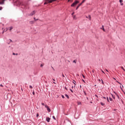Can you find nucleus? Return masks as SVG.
Listing matches in <instances>:
<instances>
[{"mask_svg": "<svg viewBox=\"0 0 125 125\" xmlns=\"http://www.w3.org/2000/svg\"><path fill=\"white\" fill-rule=\"evenodd\" d=\"M120 88L121 89V90H122V91H124V90H123V87H122V86H120Z\"/></svg>", "mask_w": 125, "mask_h": 125, "instance_id": "30", "label": "nucleus"}, {"mask_svg": "<svg viewBox=\"0 0 125 125\" xmlns=\"http://www.w3.org/2000/svg\"><path fill=\"white\" fill-rule=\"evenodd\" d=\"M122 87H123V88H124V85H122Z\"/></svg>", "mask_w": 125, "mask_h": 125, "instance_id": "55", "label": "nucleus"}, {"mask_svg": "<svg viewBox=\"0 0 125 125\" xmlns=\"http://www.w3.org/2000/svg\"><path fill=\"white\" fill-rule=\"evenodd\" d=\"M90 103H92V102H91Z\"/></svg>", "mask_w": 125, "mask_h": 125, "instance_id": "61", "label": "nucleus"}, {"mask_svg": "<svg viewBox=\"0 0 125 125\" xmlns=\"http://www.w3.org/2000/svg\"><path fill=\"white\" fill-rule=\"evenodd\" d=\"M0 4H4V1H5V0H0Z\"/></svg>", "mask_w": 125, "mask_h": 125, "instance_id": "5", "label": "nucleus"}, {"mask_svg": "<svg viewBox=\"0 0 125 125\" xmlns=\"http://www.w3.org/2000/svg\"><path fill=\"white\" fill-rule=\"evenodd\" d=\"M88 18H89V20H91V17L90 16V15L88 16Z\"/></svg>", "mask_w": 125, "mask_h": 125, "instance_id": "17", "label": "nucleus"}, {"mask_svg": "<svg viewBox=\"0 0 125 125\" xmlns=\"http://www.w3.org/2000/svg\"><path fill=\"white\" fill-rule=\"evenodd\" d=\"M56 0H47V1H48V2L49 3H51L52 2H53V1H55Z\"/></svg>", "mask_w": 125, "mask_h": 125, "instance_id": "4", "label": "nucleus"}, {"mask_svg": "<svg viewBox=\"0 0 125 125\" xmlns=\"http://www.w3.org/2000/svg\"><path fill=\"white\" fill-rule=\"evenodd\" d=\"M0 10H2V7H0Z\"/></svg>", "mask_w": 125, "mask_h": 125, "instance_id": "40", "label": "nucleus"}, {"mask_svg": "<svg viewBox=\"0 0 125 125\" xmlns=\"http://www.w3.org/2000/svg\"><path fill=\"white\" fill-rule=\"evenodd\" d=\"M41 104H42V106H45V105L44 104V103H42Z\"/></svg>", "mask_w": 125, "mask_h": 125, "instance_id": "24", "label": "nucleus"}, {"mask_svg": "<svg viewBox=\"0 0 125 125\" xmlns=\"http://www.w3.org/2000/svg\"><path fill=\"white\" fill-rule=\"evenodd\" d=\"M34 19L35 21H37V20H38V19H36V18H34Z\"/></svg>", "mask_w": 125, "mask_h": 125, "instance_id": "41", "label": "nucleus"}, {"mask_svg": "<svg viewBox=\"0 0 125 125\" xmlns=\"http://www.w3.org/2000/svg\"><path fill=\"white\" fill-rule=\"evenodd\" d=\"M45 108H46L47 111L48 112V113H50V109L49 108V107L48 106V105H47V104H45Z\"/></svg>", "mask_w": 125, "mask_h": 125, "instance_id": "3", "label": "nucleus"}, {"mask_svg": "<svg viewBox=\"0 0 125 125\" xmlns=\"http://www.w3.org/2000/svg\"><path fill=\"white\" fill-rule=\"evenodd\" d=\"M52 68L54 69L53 67L52 66Z\"/></svg>", "mask_w": 125, "mask_h": 125, "instance_id": "60", "label": "nucleus"}, {"mask_svg": "<svg viewBox=\"0 0 125 125\" xmlns=\"http://www.w3.org/2000/svg\"><path fill=\"white\" fill-rule=\"evenodd\" d=\"M53 81L54 82H55V80L54 79H53Z\"/></svg>", "mask_w": 125, "mask_h": 125, "instance_id": "52", "label": "nucleus"}, {"mask_svg": "<svg viewBox=\"0 0 125 125\" xmlns=\"http://www.w3.org/2000/svg\"><path fill=\"white\" fill-rule=\"evenodd\" d=\"M83 93H84L85 95H86V93L85 92V91H83Z\"/></svg>", "mask_w": 125, "mask_h": 125, "instance_id": "37", "label": "nucleus"}, {"mask_svg": "<svg viewBox=\"0 0 125 125\" xmlns=\"http://www.w3.org/2000/svg\"><path fill=\"white\" fill-rule=\"evenodd\" d=\"M99 82H100V81H101L100 79H99Z\"/></svg>", "mask_w": 125, "mask_h": 125, "instance_id": "58", "label": "nucleus"}, {"mask_svg": "<svg viewBox=\"0 0 125 125\" xmlns=\"http://www.w3.org/2000/svg\"><path fill=\"white\" fill-rule=\"evenodd\" d=\"M111 95L112 98H113V99H115V96H114V95L112 94H111Z\"/></svg>", "mask_w": 125, "mask_h": 125, "instance_id": "14", "label": "nucleus"}, {"mask_svg": "<svg viewBox=\"0 0 125 125\" xmlns=\"http://www.w3.org/2000/svg\"><path fill=\"white\" fill-rule=\"evenodd\" d=\"M121 69H122V70H124L125 72V68H124V67L122 66Z\"/></svg>", "mask_w": 125, "mask_h": 125, "instance_id": "21", "label": "nucleus"}, {"mask_svg": "<svg viewBox=\"0 0 125 125\" xmlns=\"http://www.w3.org/2000/svg\"><path fill=\"white\" fill-rule=\"evenodd\" d=\"M41 67H43V64H41Z\"/></svg>", "mask_w": 125, "mask_h": 125, "instance_id": "43", "label": "nucleus"}, {"mask_svg": "<svg viewBox=\"0 0 125 125\" xmlns=\"http://www.w3.org/2000/svg\"><path fill=\"white\" fill-rule=\"evenodd\" d=\"M36 14V12H35V11H32L31 13H30V14H29V16H33V15H34V14Z\"/></svg>", "mask_w": 125, "mask_h": 125, "instance_id": "6", "label": "nucleus"}, {"mask_svg": "<svg viewBox=\"0 0 125 125\" xmlns=\"http://www.w3.org/2000/svg\"><path fill=\"white\" fill-rule=\"evenodd\" d=\"M106 72H108V70L107 69L106 70Z\"/></svg>", "mask_w": 125, "mask_h": 125, "instance_id": "57", "label": "nucleus"}, {"mask_svg": "<svg viewBox=\"0 0 125 125\" xmlns=\"http://www.w3.org/2000/svg\"><path fill=\"white\" fill-rule=\"evenodd\" d=\"M80 1L78 0H75V1L71 5V7H74L75 5H77Z\"/></svg>", "mask_w": 125, "mask_h": 125, "instance_id": "1", "label": "nucleus"}, {"mask_svg": "<svg viewBox=\"0 0 125 125\" xmlns=\"http://www.w3.org/2000/svg\"><path fill=\"white\" fill-rule=\"evenodd\" d=\"M68 2L71 1V2H72V0H68Z\"/></svg>", "mask_w": 125, "mask_h": 125, "instance_id": "48", "label": "nucleus"}, {"mask_svg": "<svg viewBox=\"0 0 125 125\" xmlns=\"http://www.w3.org/2000/svg\"><path fill=\"white\" fill-rule=\"evenodd\" d=\"M82 81L84 82L85 83V81H84V80L83 79H82Z\"/></svg>", "mask_w": 125, "mask_h": 125, "instance_id": "50", "label": "nucleus"}, {"mask_svg": "<svg viewBox=\"0 0 125 125\" xmlns=\"http://www.w3.org/2000/svg\"><path fill=\"white\" fill-rule=\"evenodd\" d=\"M62 98H63L64 99V98H65V97H64V95H62Z\"/></svg>", "mask_w": 125, "mask_h": 125, "instance_id": "36", "label": "nucleus"}, {"mask_svg": "<svg viewBox=\"0 0 125 125\" xmlns=\"http://www.w3.org/2000/svg\"><path fill=\"white\" fill-rule=\"evenodd\" d=\"M62 77L63 78H65V76L64 75V74H63V73H62Z\"/></svg>", "mask_w": 125, "mask_h": 125, "instance_id": "35", "label": "nucleus"}, {"mask_svg": "<svg viewBox=\"0 0 125 125\" xmlns=\"http://www.w3.org/2000/svg\"><path fill=\"white\" fill-rule=\"evenodd\" d=\"M101 81L102 84H104V82H103V80L102 79H101Z\"/></svg>", "mask_w": 125, "mask_h": 125, "instance_id": "19", "label": "nucleus"}, {"mask_svg": "<svg viewBox=\"0 0 125 125\" xmlns=\"http://www.w3.org/2000/svg\"><path fill=\"white\" fill-rule=\"evenodd\" d=\"M73 83L75 84V85H76V82L75 81V80H73Z\"/></svg>", "mask_w": 125, "mask_h": 125, "instance_id": "22", "label": "nucleus"}, {"mask_svg": "<svg viewBox=\"0 0 125 125\" xmlns=\"http://www.w3.org/2000/svg\"><path fill=\"white\" fill-rule=\"evenodd\" d=\"M102 29L103 30L104 32H105V29H104V26L102 25Z\"/></svg>", "mask_w": 125, "mask_h": 125, "instance_id": "10", "label": "nucleus"}, {"mask_svg": "<svg viewBox=\"0 0 125 125\" xmlns=\"http://www.w3.org/2000/svg\"><path fill=\"white\" fill-rule=\"evenodd\" d=\"M101 105H102V106H104V105H105V104H104V103L101 102Z\"/></svg>", "mask_w": 125, "mask_h": 125, "instance_id": "15", "label": "nucleus"}, {"mask_svg": "<svg viewBox=\"0 0 125 125\" xmlns=\"http://www.w3.org/2000/svg\"><path fill=\"white\" fill-rule=\"evenodd\" d=\"M109 100L110 101H113V99H112L111 97H109Z\"/></svg>", "mask_w": 125, "mask_h": 125, "instance_id": "18", "label": "nucleus"}, {"mask_svg": "<svg viewBox=\"0 0 125 125\" xmlns=\"http://www.w3.org/2000/svg\"><path fill=\"white\" fill-rule=\"evenodd\" d=\"M116 96L117 97L118 99H120V96H119V95H116Z\"/></svg>", "mask_w": 125, "mask_h": 125, "instance_id": "23", "label": "nucleus"}, {"mask_svg": "<svg viewBox=\"0 0 125 125\" xmlns=\"http://www.w3.org/2000/svg\"><path fill=\"white\" fill-rule=\"evenodd\" d=\"M0 86H1L2 87L3 86V85L2 84H0Z\"/></svg>", "mask_w": 125, "mask_h": 125, "instance_id": "49", "label": "nucleus"}, {"mask_svg": "<svg viewBox=\"0 0 125 125\" xmlns=\"http://www.w3.org/2000/svg\"><path fill=\"white\" fill-rule=\"evenodd\" d=\"M103 98H104V99H106V97H103Z\"/></svg>", "mask_w": 125, "mask_h": 125, "instance_id": "51", "label": "nucleus"}, {"mask_svg": "<svg viewBox=\"0 0 125 125\" xmlns=\"http://www.w3.org/2000/svg\"><path fill=\"white\" fill-rule=\"evenodd\" d=\"M70 91H71V92H72L73 93V92H74V91H73V90H72L71 89H70Z\"/></svg>", "mask_w": 125, "mask_h": 125, "instance_id": "31", "label": "nucleus"}, {"mask_svg": "<svg viewBox=\"0 0 125 125\" xmlns=\"http://www.w3.org/2000/svg\"><path fill=\"white\" fill-rule=\"evenodd\" d=\"M19 5H21V6H24V7H26L27 6V5L25 4V3L23 2H19Z\"/></svg>", "mask_w": 125, "mask_h": 125, "instance_id": "2", "label": "nucleus"}, {"mask_svg": "<svg viewBox=\"0 0 125 125\" xmlns=\"http://www.w3.org/2000/svg\"><path fill=\"white\" fill-rule=\"evenodd\" d=\"M8 41H9V42H12V40H11V39H9Z\"/></svg>", "mask_w": 125, "mask_h": 125, "instance_id": "34", "label": "nucleus"}, {"mask_svg": "<svg viewBox=\"0 0 125 125\" xmlns=\"http://www.w3.org/2000/svg\"><path fill=\"white\" fill-rule=\"evenodd\" d=\"M82 76L83 78V79H85V76H84V75H83V74H82Z\"/></svg>", "mask_w": 125, "mask_h": 125, "instance_id": "29", "label": "nucleus"}, {"mask_svg": "<svg viewBox=\"0 0 125 125\" xmlns=\"http://www.w3.org/2000/svg\"><path fill=\"white\" fill-rule=\"evenodd\" d=\"M113 93L116 95H117L118 94H117V93L115 91H113Z\"/></svg>", "mask_w": 125, "mask_h": 125, "instance_id": "33", "label": "nucleus"}, {"mask_svg": "<svg viewBox=\"0 0 125 125\" xmlns=\"http://www.w3.org/2000/svg\"><path fill=\"white\" fill-rule=\"evenodd\" d=\"M87 99H88V98H87Z\"/></svg>", "mask_w": 125, "mask_h": 125, "instance_id": "62", "label": "nucleus"}, {"mask_svg": "<svg viewBox=\"0 0 125 125\" xmlns=\"http://www.w3.org/2000/svg\"><path fill=\"white\" fill-rule=\"evenodd\" d=\"M32 94H33V95H35V92H34V91H33V92H32Z\"/></svg>", "mask_w": 125, "mask_h": 125, "instance_id": "45", "label": "nucleus"}, {"mask_svg": "<svg viewBox=\"0 0 125 125\" xmlns=\"http://www.w3.org/2000/svg\"><path fill=\"white\" fill-rule=\"evenodd\" d=\"M86 0H83L82 2H81V3H83V2H84Z\"/></svg>", "mask_w": 125, "mask_h": 125, "instance_id": "20", "label": "nucleus"}, {"mask_svg": "<svg viewBox=\"0 0 125 125\" xmlns=\"http://www.w3.org/2000/svg\"><path fill=\"white\" fill-rule=\"evenodd\" d=\"M106 100L107 102H110V101H109V98H108V97H106Z\"/></svg>", "mask_w": 125, "mask_h": 125, "instance_id": "16", "label": "nucleus"}, {"mask_svg": "<svg viewBox=\"0 0 125 125\" xmlns=\"http://www.w3.org/2000/svg\"><path fill=\"white\" fill-rule=\"evenodd\" d=\"M95 97H97V98H98V96L97 95H95Z\"/></svg>", "mask_w": 125, "mask_h": 125, "instance_id": "38", "label": "nucleus"}, {"mask_svg": "<svg viewBox=\"0 0 125 125\" xmlns=\"http://www.w3.org/2000/svg\"><path fill=\"white\" fill-rule=\"evenodd\" d=\"M46 122H47V123H49V122H50V118L46 117Z\"/></svg>", "mask_w": 125, "mask_h": 125, "instance_id": "7", "label": "nucleus"}, {"mask_svg": "<svg viewBox=\"0 0 125 125\" xmlns=\"http://www.w3.org/2000/svg\"><path fill=\"white\" fill-rule=\"evenodd\" d=\"M29 23H30V24H34V21H29Z\"/></svg>", "mask_w": 125, "mask_h": 125, "instance_id": "12", "label": "nucleus"}, {"mask_svg": "<svg viewBox=\"0 0 125 125\" xmlns=\"http://www.w3.org/2000/svg\"><path fill=\"white\" fill-rule=\"evenodd\" d=\"M44 5H45V4H47V3L46 2H45L44 3Z\"/></svg>", "mask_w": 125, "mask_h": 125, "instance_id": "42", "label": "nucleus"}, {"mask_svg": "<svg viewBox=\"0 0 125 125\" xmlns=\"http://www.w3.org/2000/svg\"><path fill=\"white\" fill-rule=\"evenodd\" d=\"M65 97L67 98L68 99H69V95H68L67 94H65Z\"/></svg>", "mask_w": 125, "mask_h": 125, "instance_id": "11", "label": "nucleus"}, {"mask_svg": "<svg viewBox=\"0 0 125 125\" xmlns=\"http://www.w3.org/2000/svg\"><path fill=\"white\" fill-rule=\"evenodd\" d=\"M29 88H33V86L32 85H30L29 86Z\"/></svg>", "mask_w": 125, "mask_h": 125, "instance_id": "32", "label": "nucleus"}, {"mask_svg": "<svg viewBox=\"0 0 125 125\" xmlns=\"http://www.w3.org/2000/svg\"><path fill=\"white\" fill-rule=\"evenodd\" d=\"M118 83H119L120 84H121V83H120L119 82H118Z\"/></svg>", "mask_w": 125, "mask_h": 125, "instance_id": "59", "label": "nucleus"}, {"mask_svg": "<svg viewBox=\"0 0 125 125\" xmlns=\"http://www.w3.org/2000/svg\"><path fill=\"white\" fill-rule=\"evenodd\" d=\"M9 28H10V29H9L10 31H11V30H12V29H13V27H12V26H10Z\"/></svg>", "mask_w": 125, "mask_h": 125, "instance_id": "13", "label": "nucleus"}, {"mask_svg": "<svg viewBox=\"0 0 125 125\" xmlns=\"http://www.w3.org/2000/svg\"><path fill=\"white\" fill-rule=\"evenodd\" d=\"M72 88H74V86H72Z\"/></svg>", "mask_w": 125, "mask_h": 125, "instance_id": "54", "label": "nucleus"}, {"mask_svg": "<svg viewBox=\"0 0 125 125\" xmlns=\"http://www.w3.org/2000/svg\"><path fill=\"white\" fill-rule=\"evenodd\" d=\"M82 3H80L79 5L76 7V10H77L79 9V8L81 6V5H82Z\"/></svg>", "mask_w": 125, "mask_h": 125, "instance_id": "8", "label": "nucleus"}, {"mask_svg": "<svg viewBox=\"0 0 125 125\" xmlns=\"http://www.w3.org/2000/svg\"><path fill=\"white\" fill-rule=\"evenodd\" d=\"M102 73H103V74H105V72H104V71L102 70Z\"/></svg>", "mask_w": 125, "mask_h": 125, "instance_id": "44", "label": "nucleus"}, {"mask_svg": "<svg viewBox=\"0 0 125 125\" xmlns=\"http://www.w3.org/2000/svg\"><path fill=\"white\" fill-rule=\"evenodd\" d=\"M39 113H37V115H36L37 118H38V117H39Z\"/></svg>", "mask_w": 125, "mask_h": 125, "instance_id": "39", "label": "nucleus"}, {"mask_svg": "<svg viewBox=\"0 0 125 125\" xmlns=\"http://www.w3.org/2000/svg\"><path fill=\"white\" fill-rule=\"evenodd\" d=\"M82 104V103L79 102L78 103V105H81Z\"/></svg>", "mask_w": 125, "mask_h": 125, "instance_id": "28", "label": "nucleus"}, {"mask_svg": "<svg viewBox=\"0 0 125 125\" xmlns=\"http://www.w3.org/2000/svg\"><path fill=\"white\" fill-rule=\"evenodd\" d=\"M119 1L121 3V5H124V3H122L123 2V0H119Z\"/></svg>", "mask_w": 125, "mask_h": 125, "instance_id": "9", "label": "nucleus"}, {"mask_svg": "<svg viewBox=\"0 0 125 125\" xmlns=\"http://www.w3.org/2000/svg\"><path fill=\"white\" fill-rule=\"evenodd\" d=\"M53 83H55H55H55V82H53Z\"/></svg>", "mask_w": 125, "mask_h": 125, "instance_id": "56", "label": "nucleus"}, {"mask_svg": "<svg viewBox=\"0 0 125 125\" xmlns=\"http://www.w3.org/2000/svg\"><path fill=\"white\" fill-rule=\"evenodd\" d=\"M80 88H82V85H80Z\"/></svg>", "mask_w": 125, "mask_h": 125, "instance_id": "53", "label": "nucleus"}, {"mask_svg": "<svg viewBox=\"0 0 125 125\" xmlns=\"http://www.w3.org/2000/svg\"><path fill=\"white\" fill-rule=\"evenodd\" d=\"M73 62V63H77V61L74 60Z\"/></svg>", "mask_w": 125, "mask_h": 125, "instance_id": "27", "label": "nucleus"}, {"mask_svg": "<svg viewBox=\"0 0 125 125\" xmlns=\"http://www.w3.org/2000/svg\"><path fill=\"white\" fill-rule=\"evenodd\" d=\"M64 88L66 90H68V88H67L66 87H65Z\"/></svg>", "mask_w": 125, "mask_h": 125, "instance_id": "47", "label": "nucleus"}, {"mask_svg": "<svg viewBox=\"0 0 125 125\" xmlns=\"http://www.w3.org/2000/svg\"><path fill=\"white\" fill-rule=\"evenodd\" d=\"M52 118L53 119H54V120H56V118H55V116H53Z\"/></svg>", "mask_w": 125, "mask_h": 125, "instance_id": "25", "label": "nucleus"}, {"mask_svg": "<svg viewBox=\"0 0 125 125\" xmlns=\"http://www.w3.org/2000/svg\"><path fill=\"white\" fill-rule=\"evenodd\" d=\"M74 14H75V12H73V13L71 14V15H74Z\"/></svg>", "mask_w": 125, "mask_h": 125, "instance_id": "46", "label": "nucleus"}, {"mask_svg": "<svg viewBox=\"0 0 125 125\" xmlns=\"http://www.w3.org/2000/svg\"><path fill=\"white\" fill-rule=\"evenodd\" d=\"M13 55H18V54H15V53H13Z\"/></svg>", "mask_w": 125, "mask_h": 125, "instance_id": "26", "label": "nucleus"}, {"mask_svg": "<svg viewBox=\"0 0 125 125\" xmlns=\"http://www.w3.org/2000/svg\"><path fill=\"white\" fill-rule=\"evenodd\" d=\"M47 1V0H46Z\"/></svg>", "mask_w": 125, "mask_h": 125, "instance_id": "63", "label": "nucleus"}]
</instances>
